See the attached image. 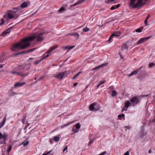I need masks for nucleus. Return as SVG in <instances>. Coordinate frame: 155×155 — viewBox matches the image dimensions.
I'll use <instances>...</instances> for the list:
<instances>
[{
	"label": "nucleus",
	"mask_w": 155,
	"mask_h": 155,
	"mask_svg": "<svg viewBox=\"0 0 155 155\" xmlns=\"http://www.w3.org/2000/svg\"><path fill=\"white\" fill-rule=\"evenodd\" d=\"M43 32L36 33L32 36L24 38L19 42L14 44L11 49L14 51H17L20 49H25L30 46V43L28 41L33 40L36 37L37 41H41L43 39Z\"/></svg>",
	"instance_id": "f257e3e1"
},
{
	"label": "nucleus",
	"mask_w": 155,
	"mask_h": 155,
	"mask_svg": "<svg viewBox=\"0 0 155 155\" xmlns=\"http://www.w3.org/2000/svg\"><path fill=\"white\" fill-rule=\"evenodd\" d=\"M20 8V7H18L13 9L14 10H16V11L10 10L6 12L3 16L4 19L7 21L11 19L13 20L16 19L19 15Z\"/></svg>",
	"instance_id": "f03ea898"
},
{
	"label": "nucleus",
	"mask_w": 155,
	"mask_h": 155,
	"mask_svg": "<svg viewBox=\"0 0 155 155\" xmlns=\"http://www.w3.org/2000/svg\"><path fill=\"white\" fill-rule=\"evenodd\" d=\"M8 138V135L7 133H5L2 134V132H0V144H5Z\"/></svg>",
	"instance_id": "7ed1b4c3"
},
{
	"label": "nucleus",
	"mask_w": 155,
	"mask_h": 155,
	"mask_svg": "<svg viewBox=\"0 0 155 155\" xmlns=\"http://www.w3.org/2000/svg\"><path fill=\"white\" fill-rule=\"evenodd\" d=\"M128 48V47L126 44H124L122 46L121 49L119 52V54L121 59L124 58L122 54H124L127 52Z\"/></svg>",
	"instance_id": "20e7f679"
},
{
	"label": "nucleus",
	"mask_w": 155,
	"mask_h": 155,
	"mask_svg": "<svg viewBox=\"0 0 155 155\" xmlns=\"http://www.w3.org/2000/svg\"><path fill=\"white\" fill-rule=\"evenodd\" d=\"M70 73V71H66L62 73H59L56 75L54 76V77L57 78L61 80L63 79L64 77L66 76L69 74Z\"/></svg>",
	"instance_id": "39448f33"
},
{
	"label": "nucleus",
	"mask_w": 155,
	"mask_h": 155,
	"mask_svg": "<svg viewBox=\"0 0 155 155\" xmlns=\"http://www.w3.org/2000/svg\"><path fill=\"white\" fill-rule=\"evenodd\" d=\"M10 73L13 74H15L17 75H20L21 76H24V77L26 76L28 74H26L24 75L21 73L19 70V67H17L16 69H14L12 71L9 72Z\"/></svg>",
	"instance_id": "423d86ee"
},
{
	"label": "nucleus",
	"mask_w": 155,
	"mask_h": 155,
	"mask_svg": "<svg viewBox=\"0 0 155 155\" xmlns=\"http://www.w3.org/2000/svg\"><path fill=\"white\" fill-rule=\"evenodd\" d=\"M142 97L140 95L138 96H134L131 100L130 101L132 103L133 105H137L140 102V98Z\"/></svg>",
	"instance_id": "0eeeda50"
},
{
	"label": "nucleus",
	"mask_w": 155,
	"mask_h": 155,
	"mask_svg": "<svg viewBox=\"0 0 155 155\" xmlns=\"http://www.w3.org/2000/svg\"><path fill=\"white\" fill-rule=\"evenodd\" d=\"M142 68V67H140V68H139L137 70H136L132 72L131 73V74L129 75V77H130L132 75L137 74L138 72V70H140Z\"/></svg>",
	"instance_id": "6e6552de"
},
{
	"label": "nucleus",
	"mask_w": 155,
	"mask_h": 155,
	"mask_svg": "<svg viewBox=\"0 0 155 155\" xmlns=\"http://www.w3.org/2000/svg\"><path fill=\"white\" fill-rule=\"evenodd\" d=\"M138 134L139 136L142 137L145 134V133L144 130L142 129L139 132Z\"/></svg>",
	"instance_id": "1a4fd4ad"
},
{
	"label": "nucleus",
	"mask_w": 155,
	"mask_h": 155,
	"mask_svg": "<svg viewBox=\"0 0 155 155\" xmlns=\"http://www.w3.org/2000/svg\"><path fill=\"white\" fill-rule=\"evenodd\" d=\"M25 82H23L22 83H20L19 82L16 83L15 85L14 86L15 87H21L23 85L25 84Z\"/></svg>",
	"instance_id": "9d476101"
},
{
	"label": "nucleus",
	"mask_w": 155,
	"mask_h": 155,
	"mask_svg": "<svg viewBox=\"0 0 155 155\" xmlns=\"http://www.w3.org/2000/svg\"><path fill=\"white\" fill-rule=\"evenodd\" d=\"M136 0H130V2L129 4V6L132 7L133 8H136L137 7H134V6L136 5V4H134Z\"/></svg>",
	"instance_id": "9b49d317"
},
{
	"label": "nucleus",
	"mask_w": 155,
	"mask_h": 155,
	"mask_svg": "<svg viewBox=\"0 0 155 155\" xmlns=\"http://www.w3.org/2000/svg\"><path fill=\"white\" fill-rule=\"evenodd\" d=\"M143 0H138V1L136 3V5L134 6V7H138L139 6L142 5Z\"/></svg>",
	"instance_id": "f8f14e48"
},
{
	"label": "nucleus",
	"mask_w": 155,
	"mask_h": 155,
	"mask_svg": "<svg viewBox=\"0 0 155 155\" xmlns=\"http://www.w3.org/2000/svg\"><path fill=\"white\" fill-rule=\"evenodd\" d=\"M6 121V117H5L3 118L2 121L1 122V124L0 125V129L4 125Z\"/></svg>",
	"instance_id": "ddd939ff"
},
{
	"label": "nucleus",
	"mask_w": 155,
	"mask_h": 155,
	"mask_svg": "<svg viewBox=\"0 0 155 155\" xmlns=\"http://www.w3.org/2000/svg\"><path fill=\"white\" fill-rule=\"evenodd\" d=\"M94 104L95 105V111H97L100 109L101 106L100 105L96 103H94Z\"/></svg>",
	"instance_id": "4468645a"
},
{
	"label": "nucleus",
	"mask_w": 155,
	"mask_h": 155,
	"mask_svg": "<svg viewBox=\"0 0 155 155\" xmlns=\"http://www.w3.org/2000/svg\"><path fill=\"white\" fill-rule=\"evenodd\" d=\"M145 39H144V38H141L137 41L136 44L137 45H140L143 43L145 41Z\"/></svg>",
	"instance_id": "2eb2a0df"
},
{
	"label": "nucleus",
	"mask_w": 155,
	"mask_h": 155,
	"mask_svg": "<svg viewBox=\"0 0 155 155\" xmlns=\"http://www.w3.org/2000/svg\"><path fill=\"white\" fill-rule=\"evenodd\" d=\"M121 34V33L120 32H115L112 34V36L118 37L120 36Z\"/></svg>",
	"instance_id": "dca6fc26"
},
{
	"label": "nucleus",
	"mask_w": 155,
	"mask_h": 155,
	"mask_svg": "<svg viewBox=\"0 0 155 155\" xmlns=\"http://www.w3.org/2000/svg\"><path fill=\"white\" fill-rule=\"evenodd\" d=\"M95 106L94 103L91 104L89 107L90 110L95 111Z\"/></svg>",
	"instance_id": "f3484780"
},
{
	"label": "nucleus",
	"mask_w": 155,
	"mask_h": 155,
	"mask_svg": "<svg viewBox=\"0 0 155 155\" xmlns=\"http://www.w3.org/2000/svg\"><path fill=\"white\" fill-rule=\"evenodd\" d=\"M10 32L9 29H7L5 31H4L3 33L1 35V36H5L7 34Z\"/></svg>",
	"instance_id": "a211bd4d"
},
{
	"label": "nucleus",
	"mask_w": 155,
	"mask_h": 155,
	"mask_svg": "<svg viewBox=\"0 0 155 155\" xmlns=\"http://www.w3.org/2000/svg\"><path fill=\"white\" fill-rule=\"evenodd\" d=\"M73 121L70 122H69L68 123H66L64 125H62L60 127H61V129L64 128L65 127L68 126V125H69L70 124H71Z\"/></svg>",
	"instance_id": "6ab92c4d"
},
{
	"label": "nucleus",
	"mask_w": 155,
	"mask_h": 155,
	"mask_svg": "<svg viewBox=\"0 0 155 155\" xmlns=\"http://www.w3.org/2000/svg\"><path fill=\"white\" fill-rule=\"evenodd\" d=\"M130 103L129 101H126L125 103L124 106L128 108L130 105Z\"/></svg>",
	"instance_id": "aec40b11"
},
{
	"label": "nucleus",
	"mask_w": 155,
	"mask_h": 155,
	"mask_svg": "<svg viewBox=\"0 0 155 155\" xmlns=\"http://www.w3.org/2000/svg\"><path fill=\"white\" fill-rule=\"evenodd\" d=\"M56 48V46H54L50 48L48 50L47 52V54H49L50 52H51L52 51L54 50Z\"/></svg>",
	"instance_id": "412c9836"
},
{
	"label": "nucleus",
	"mask_w": 155,
	"mask_h": 155,
	"mask_svg": "<svg viewBox=\"0 0 155 155\" xmlns=\"http://www.w3.org/2000/svg\"><path fill=\"white\" fill-rule=\"evenodd\" d=\"M20 6L22 8L26 7L28 6L27 3L26 2H24Z\"/></svg>",
	"instance_id": "4be33fe9"
},
{
	"label": "nucleus",
	"mask_w": 155,
	"mask_h": 155,
	"mask_svg": "<svg viewBox=\"0 0 155 155\" xmlns=\"http://www.w3.org/2000/svg\"><path fill=\"white\" fill-rule=\"evenodd\" d=\"M143 29V28L142 27H141L136 29L135 31L138 33H140L142 31Z\"/></svg>",
	"instance_id": "5701e85b"
},
{
	"label": "nucleus",
	"mask_w": 155,
	"mask_h": 155,
	"mask_svg": "<svg viewBox=\"0 0 155 155\" xmlns=\"http://www.w3.org/2000/svg\"><path fill=\"white\" fill-rule=\"evenodd\" d=\"M74 47H75V46L74 45L67 46L64 47V48L66 49H71L73 48H74Z\"/></svg>",
	"instance_id": "b1692460"
},
{
	"label": "nucleus",
	"mask_w": 155,
	"mask_h": 155,
	"mask_svg": "<svg viewBox=\"0 0 155 155\" xmlns=\"http://www.w3.org/2000/svg\"><path fill=\"white\" fill-rule=\"evenodd\" d=\"M29 143V141L28 140H25L23 143L22 144L24 146L27 145Z\"/></svg>",
	"instance_id": "393cba45"
},
{
	"label": "nucleus",
	"mask_w": 155,
	"mask_h": 155,
	"mask_svg": "<svg viewBox=\"0 0 155 155\" xmlns=\"http://www.w3.org/2000/svg\"><path fill=\"white\" fill-rule=\"evenodd\" d=\"M60 137L58 136H55L54 137L53 140L55 142H58L59 140Z\"/></svg>",
	"instance_id": "a878e982"
},
{
	"label": "nucleus",
	"mask_w": 155,
	"mask_h": 155,
	"mask_svg": "<svg viewBox=\"0 0 155 155\" xmlns=\"http://www.w3.org/2000/svg\"><path fill=\"white\" fill-rule=\"evenodd\" d=\"M117 94V92L115 91H112L111 96L112 97H114L116 96Z\"/></svg>",
	"instance_id": "bb28decb"
},
{
	"label": "nucleus",
	"mask_w": 155,
	"mask_h": 155,
	"mask_svg": "<svg viewBox=\"0 0 155 155\" xmlns=\"http://www.w3.org/2000/svg\"><path fill=\"white\" fill-rule=\"evenodd\" d=\"M82 73V71H80L76 74L73 78V79H75L79 75Z\"/></svg>",
	"instance_id": "cd10ccee"
},
{
	"label": "nucleus",
	"mask_w": 155,
	"mask_h": 155,
	"mask_svg": "<svg viewBox=\"0 0 155 155\" xmlns=\"http://www.w3.org/2000/svg\"><path fill=\"white\" fill-rule=\"evenodd\" d=\"M104 66H105V64H102L100 66H99L98 67H96L95 68H94L93 69V70H96V69H97L100 68H102V67H103Z\"/></svg>",
	"instance_id": "c85d7f7f"
},
{
	"label": "nucleus",
	"mask_w": 155,
	"mask_h": 155,
	"mask_svg": "<svg viewBox=\"0 0 155 155\" xmlns=\"http://www.w3.org/2000/svg\"><path fill=\"white\" fill-rule=\"evenodd\" d=\"M36 49V48H31L28 50L27 51V52H30L34 51L35 49Z\"/></svg>",
	"instance_id": "c756f323"
},
{
	"label": "nucleus",
	"mask_w": 155,
	"mask_h": 155,
	"mask_svg": "<svg viewBox=\"0 0 155 155\" xmlns=\"http://www.w3.org/2000/svg\"><path fill=\"white\" fill-rule=\"evenodd\" d=\"M75 127L77 129H79L80 128L81 126L79 123H78L76 125Z\"/></svg>",
	"instance_id": "7c9ffc66"
},
{
	"label": "nucleus",
	"mask_w": 155,
	"mask_h": 155,
	"mask_svg": "<svg viewBox=\"0 0 155 155\" xmlns=\"http://www.w3.org/2000/svg\"><path fill=\"white\" fill-rule=\"evenodd\" d=\"M89 30V28L87 27H85L83 29V31L84 32H87Z\"/></svg>",
	"instance_id": "2f4dec72"
},
{
	"label": "nucleus",
	"mask_w": 155,
	"mask_h": 155,
	"mask_svg": "<svg viewBox=\"0 0 155 155\" xmlns=\"http://www.w3.org/2000/svg\"><path fill=\"white\" fill-rule=\"evenodd\" d=\"M74 36H75L76 37H78V39L79 38L80 36L79 34L77 32L74 33Z\"/></svg>",
	"instance_id": "473e14b6"
},
{
	"label": "nucleus",
	"mask_w": 155,
	"mask_h": 155,
	"mask_svg": "<svg viewBox=\"0 0 155 155\" xmlns=\"http://www.w3.org/2000/svg\"><path fill=\"white\" fill-rule=\"evenodd\" d=\"M45 54H44L43 55V58H42V59L43 60L44 59H45V58H47L48 57L49 55V54H48L47 55H46L45 56Z\"/></svg>",
	"instance_id": "72a5a7b5"
},
{
	"label": "nucleus",
	"mask_w": 155,
	"mask_h": 155,
	"mask_svg": "<svg viewBox=\"0 0 155 155\" xmlns=\"http://www.w3.org/2000/svg\"><path fill=\"white\" fill-rule=\"evenodd\" d=\"M43 60L42 59L40 60H38L36 61L35 62V64H39L40 62Z\"/></svg>",
	"instance_id": "f704fd0d"
},
{
	"label": "nucleus",
	"mask_w": 155,
	"mask_h": 155,
	"mask_svg": "<svg viewBox=\"0 0 155 155\" xmlns=\"http://www.w3.org/2000/svg\"><path fill=\"white\" fill-rule=\"evenodd\" d=\"M3 18H2L1 20V22L0 23V25H3L4 23V20Z\"/></svg>",
	"instance_id": "c9c22d12"
},
{
	"label": "nucleus",
	"mask_w": 155,
	"mask_h": 155,
	"mask_svg": "<svg viewBox=\"0 0 155 155\" xmlns=\"http://www.w3.org/2000/svg\"><path fill=\"white\" fill-rule=\"evenodd\" d=\"M155 64L154 63H150L149 64V66L151 68L155 65Z\"/></svg>",
	"instance_id": "e433bc0d"
},
{
	"label": "nucleus",
	"mask_w": 155,
	"mask_h": 155,
	"mask_svg": "<svg viewBox=\"0 0 155 155\" xmlns=\"http://www.w3.org/2000/svg\"><path fill=\"white\" fill-rule=\"evenodd\" d=\"M125 116V115L124 114H119L118 115V118H120L121 117H124Z\"/></svg>",
	"instance_id": "4c0bfd02"
},
{
	"label": "nucleus",
	"mask_w": 155,
	"mask_h": 155,
	"mask_svg": "<svg viewBox=\"0 0 155 155\" xmlns=\"http://www.w3.org/2000/svg\"><path fill=\"white\" fill-rule=\"evenodd\" d=\"M26 119V117H24L21 120V122H22L23 124H24L25 123V121Z\"/></svg>",
	"instance_id": "58836bf2"
},
{
	"label": "nucleus",
	"mask_w": 155,
	"mask_h": 155,
	"mask_svg": "<svg viewBox=\"0 0 155 155\" xmlns=\"http://www.w3.org/2000/svg\"><path fill=\"white\" fill-rule=\"evenodd\" d=\"M64 10H65L64 8L63 7H61L59 10V11L60 12H61Z\"/></svg>",
	"instance_id": "ea45409f"
},
{
	"label": "nucleus",
	"mask_w": 155,
	"mask_h": 155,
	"mask_svg": "<svg viewBox=\"0 0 155 155\" xmlns=\"http://www.w3.org/2000/svg\"><path fill=\"white\" fill-rule=\"evenodd\" d=\"M27 53V51H22V52H21V53L17 54H15V55H19V54H23V53Z\"/></svg>",
	"instance_id": "a19ab883"
},
{
	"label": "nucleus",
	"mask_w": 155,
	"mask_h": 155,
	"mask_svg": "<svg viewBox=\"0 0 155 155\" xmlns=\"http://www.w3.org/2000/svg\"><path fill=\"white\" fill-rule=\"evenodd\" d=\"M12 147L11 145H9L8 147V152L9 153L11 150H12Z\"/></svg>",
	"instance_id": "79ce46f5"
},
{
	"label": "nucleus",
	"mask_w": 155,
	"mask_h": 155,
	"mask_svg": "<svg viewBox=\"0 0 155 155\" xmlns=\"http://www.w3.org/2000/svg\"><path fill=\"white\" fill-rule=\"evenodd\" d=\"M51 151L52 150H51L50 151H49L47 153H44L42 155H47L48 154H49Z\"/></svg>",
	"instance_id": "37998d69"
},
{
	"label": "nucleus",
	"mask_w": 155,
	"mask_h": 155,
	"mask_svg": "<svg viewBox=\"0 0 155 155\" xmlns=\"http://www.w3.org/2000/svg\"><path fill=\"white\" fill-rule=\"evenodd\" d=\"M72 131L74 132L73 133H75L78 132V130L75 129L74 128H73L72 129Z\"/></svg>",
	"instance_id": "c03bdc74"
},
{
	"label": "nucleus",
	"mask_w": 155,
	"mask_h": 155,
	"mask_svg": "<svg viewBox=\"0 0 155 155\" xmlns=\"http://www.w3.org/2000/svg\"><path fill=\"white\" fill-rule=\"evenodd\" d=\"M127 107H125V106H124L123 109L122 110V112H123L124 111H127Z\"/></svg>",
	"instance_id": "a18cd8bd"
},
{
	"label": "nucleus",
	"mask_w": 155,
	"mask_h": 155,
	"mask_svg": "<svg viewBox=\"0 0 155 155\" xmlns=\"http://www.w3.org/2000/svg\"><path fill=\"white\" fill-rule=\"evenodd\" d=\"M106 82V81H100V83L98 84V85H100V86L102 84L105 83Z\"/></svg>",
	"instance_id": "49530a36"
},
{
	"label": "nucleus",
	"mask_w": 155,
	"mask_h": 155,
	"mask_svg": "<svg viewBox=\"0 0 155 155\" xmlns=\"http://www.w3.org/2000/svg\"><path fill=\"white\" fill-rule=\"evenodd\" d=\"M16 94V93L15 92H13L12 93V94H10V96H13Z\"/></svg>",
	"instance_id": "de8ad7c7"
},
{
	"label": "nucleus",
	"mask_w": 155,
	"mask_h": 155,
	"mask_svg": "<svg viewBox=\"0 0 155 155\" xmlns=\"http://www.w3.org/2000/svg\"><path fill=\"white\" fill-rule=\"evenodd\" d=\"M85 0H79L78 2H79V4H81L82 3L84 2V1Z\"/></svg>",
	"instance_id": "09e8293b"
},
{
	"label": "nucleus",
	"mask_w": 155,
	"mask_h": 155,
	"mask_svg": "<svg viewBox=\"0 0 155 155\" xmlns=\"http://www.w3.org/2000/svg\"><path fill=\"white\" fill-rule=\"evenodd\" d=\"M147 20L146 19H145V20L144 21V23L145 25V26H147L148 25V23L147 22Z\"/></svg>",
	"instance_id": "8fccbe9b"
},
{
	"label": "nucleus",
	"mask_w": 155,
	"mask_h": 155,
	"mask_svg": "<svg viewBox=\"0 0 155 155\" xmlns=\"http://www.w3.org/2000/svg\"><path fill=\"white\" fill-rule=\"evenodd\" d=\"M115 8H116V7H115V6H112L111 8L110 9L111 10H113L115 9Z\"/></svg>",
	"instance_id": "3c124183"
},
{
	"label": "nucleus",
	"mask_w": 155,
	"mask_h": 155,
	"mask_svg": "<svg viewBox=\"0 0 155 155\" xmlns=\"http://www.w3.org/2000/svg\"><path fill=\"white\" fill-rule=\"evenodd\" d=\"M14 27V26H12V27H10L9 28H8V29H9L10 32L11 31V30L12 29H13Z\"/></svg>",
	"instance_id": "603ef678"
},
{
	"label": "nucleus",
	"mask_w": 155,
	"mask_h": 155,
	"mask_svg": "<svg viewBox=\"0 0 155 155\" xmlns=\"http://www.w3.org/2000/svg\"><path fill=\"white\" fill-rule=\"evenodd\" d=\"M150 17V14H148V15H147V17H146V18L145 19H146L147 20Z\"/></svg>",
	"instance_id": "864d4df0"
},
{
	"label": "nucleus",
	"mask_w": 155,
	"mask_h": 155,
	"mask_svg": "<svg viewBox=\"0 0 155 155\" xmlns=\"http://www.w3.org/2000/svg\"><path fill=\"white\" fill-rule=\"evenodd\" d=\"M124 155H129V151H127L125 153Z\"/></svg>",
	"instance_id": "5fc2aeb1"
},
{
	"label": "nucleus",
	"mask_w": 155,
	"mask_h": 155,
	"mask_svg": "<svg viewBox=\"0 0 155 155\" xmlns=\"http://www.w3.org/2000/svg\"><path fill=\"white\" fill-rule=\"evenodd\" d=\"M68 149V146H66L64 148V150H63V152H64Z\"/></svg>",
	"instance_id": "6e6d98bb"
},
{
	"label": "nucleus",
	"mask_w": 155,
	"mask_h": 155,
	"mask_svg": "<svg viewBox=\"0 0 155 155\" xmlns=\"http://www.w3.org/2000/svg\"><path fill=\"white\" fill-rule=\"evenodd\" d=\"M150 37H146V38H144V39H145V41H146V40H147L148 39H149L150 38Z\"/></svg>",
	"instance_id": "4d7b16f0"
},
{
	"label": "nucleus",
	"mask_w": 155,
	"mask_h": 155,
	"mask_svg": "<svg viewBox=\"0 0 155 155\" xmlns=\"http://www.w3.org/2000/svg\"><path fill=\"white\" fill-rule=\"evenodd\" d=\"M113 36H112V35L110 36V37L109 38V40H108V41H110L111 39V38L112 37H113Z\"/></svg>",
	"instance_id": "13d9d810"
},
{
	"label": "nucleus",
	"mask_w": 155,
	"mask_h": 155,
	"mask_svg": "<svg viewBox=\"0 0 155 155\" xmlns=\"http://www.w3.org/2000/svg\"><path fill=\"white\" fill-rule=\"evenodd\" d=\"M92 142L93 141H89L88 144V145L90 146Z\"/></svg>",
	"instance_id": "bf43d9fd"
},
{
	"label": "nucleus",
	"mask_w": 155,
	"mask_h": 155,
	"mask_svg": "<svg viewBox=\"0 0 155 155\" xmlns=\"http://www.w3.org/2000/svg\"><path fill=\"white\" fill-rule=\"evenodd\" d=\"M78 4H79V2H78L77 3L74 4L73 5V6H76L77 5H78Z\"/></svg>",
	"instance_id": "052dcab7"
},
{
	"label": "nucleus",
	"mask_w": 155,
	"mask_h": 155,
	"mask_svg": "<svg viewBox=\"0 0 155 155\" xmlns=\"http://www.w3.org/2000/svg\"><path fill=\"white\" fill-rule=\"evenodd\" d=\"M120 4H118L117 5H116V6H115V7H116V8H118L120 6Z\"/></svg>",
	"instance_id": "680f3d73"
},
{
	"label": "nucleus",
	"mask_w": 155,
	"mask_h": 155,
	"mask_svg": "<svg viewBox=\"0 0 155 155\" xmlns=\"http://www.w3.org/2000/svg\"><path fill=\"white\" fill-rule=\"evenodd\" d=\"M43 78V77H40V78H39L38 79V81H39V80H41V79H42Z\"/></svg>",
	"instance_id": "e2e57ef3"
},
{
	"label": "nucleus",
	"mask_w": 155,
	"mask_h": 155,
	"mask_svg": "<svg viewBox=\"0 0 155 155\" xmlns=\"http://www.w3.org/2000/svg\"><path fill=\"white\" fill-rule=\"evenodd\" d=\"M151 153V150H150L148 151L149 153Z\"/></svg>",
	"instance_id": "0e129e2a"
},
{
	"label": "nucleus",
	"mask_w": 155,
	"mask_h": 155,
	"mask_svg": "<svg viewBox=\"0 0 155 155\" xmlns=\"http://www.w3.org/2000/svg\"><path fill=\"white\" fill-rule=\"evenodd\" d=\"M68 35H74V34L73 33H70V34H69Z\"/></svg>",
	"instance_id": "69168bd1"
},
{
	"label": "nucleus",
	"mask_w": 155,
	"mask_h": 155,
	"mask_svg": "<svg viewBox=\"0 0 155 155\" xmlns=\"http://www.w3.org/2000/svg\"><path fill=\"white\" fill-rule=\"evenodd\" d=\"M4 65L1 64L0 65V68L3 67Z\"/></svg>",
	"instance_id": "338daca9"
},
{
	"label": "nucleus",
	"mask_w": 155,
	"mask_h": 155,
	"mask_svg": "<svg viewBox=\"0 0 155 155\" xmlns=\"http://www.w3.org/2000/svg\"><path fill=\"white\" fill-rule=\"evenodd\" d=\"M77 84H78V83H75V84H74V86H76L77 85Z\"/></svg>",
	"instance_id": "774afa93"
}]
</instances>
